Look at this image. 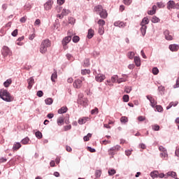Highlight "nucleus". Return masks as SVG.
Wrapping results in <instances>:
<instances>
[{"label": "nucleus", "instance_id": "1", "mask_svg": "<svg viewBox=\"0 0 179 179\" xmlns=\"http://www.w3.org/2000/svg\"><path fill=\"white\" fill-rule=\"evenodd\" d=\"M51 47V41L49 39L43 40L40 45L39 51L41 54H45L47 52V49Z\"/></svg>", "mask_w": 179, "mask_h": 179}, {"label": "nucleus", "instance_id": "2", "mask_svg": "<svg viewBox=\"0 0 179 179\" xmlns=\"http://www.w3.org/2000/svg\"><path fill=\"white\" fill-rule=\"evenodd\" d=\"M0 97L1 99H2V100L8 103L10 101H13V98L12 97V96H10V93H9V92H8V90H1L0 92Z\"/></svg>", "mask_w": 179, "mask_h": 179}, {"label": "nucleus", "instance_id": "3", "mask_svg": "<svg viewBox=\"0 0 179 179\" xmlns=\"http://www.w3.org/2000/svg\"><path fill=\"white\" fill-rule=\"evenodd\" d=\"M120 150H121V146L116 145L115 146L110 148L108 150V153L109 156H112V157H114V155H117V153L118 152H120Z\"/></svg>", "mask_w": 179, "mask_h": 179}, {"label": "nucleus", "instance_id": "4", "mask_svg": "<svg viewBox=\"0 0 179 179\" xmlns=\"http://www.w3.org/2000/svg\"><path fill=\"white\" fill-rule=\"evenodd\" d=\"M77 103L78 104H80V106H83L84 107H86V106H87V103H89V101L87 100V98L84 97L83 94H80L78 95Z\"/></svg>", "mask_w": 179, "mask_h": 179}, {"label": "nucleus", "instance_id": "5", "mask_svg": "<svg viewBox=\"0 0 179 179\" xmlns=\"http://www.w3.org/2000/svg\"><path fill=\"white\" fill-rule=\"evenodd\" d=\"M72 40V38L71 36H66L63 40H62V45L64 47V50H66L68 48V46H66Z\"/></svg>", "mask_w": 179, "mask_h": 179}, {"label": "nucleus", "instance_id": "6", "mask_svg": "<svg viewBox=\"0 0 179 179\" xmlns=\"http://www.w3.org/2000/svg\"><path fill=\"white\" fill-rule=\"evenodd\" d=\"M159 152H162V153L160 154V156L162 157H164V159H166V157H167L169 156V155L167 154V150L166 148H164V147L159 146Z\"/></svg>", "mask_w": 179, "mask_h": 179}, {"label": "nucleus", "instance_id": "7", "mask_svg": "<svg viewBox=\"0 0 179 179\" xmlns=\"http://www.w3.org/2000/svg\"><path fill=\"white\" fill-rule=\"evenodd\" d=\"M11 52L8 46H3L2 50V55L3 57H8V55H10Z\"/></svg>", "mask_w": 179, "mask_h": 179}, {"label": "nucleus", "instance_id": "8", "mask_svg": "<svg viewBox=\"0 0 179 179\" xmlns=\"http://www.w3.org/2000/svg\"><path fill=\"white\" fill-rule=\"evenodd\" d=\"M90 120V117H83L78 119V123L80 125H83V124H86V122H87V121Z\"/></svg>", "mask_w": 179, "mask_h": 179}, {"label": "nucleus", "instance_id": "9", "mask_svg": "<svg viewBox=\"0 0 179 179\" xmlns=\"http://www.w3.org/2000/svg\"><path fill=\"white\" fill-rule=\"evenodd\" d=\"M54 1L49 0L44 4V9L45 10H50L51 8H52V5Z\"/></svg>", "mask_w": 179, "mask_h": 179}, {"label": "nucleus", "instance_id": "10", "mask_svg": "<svg viewBox=\"0 0 179 179\" xmlns=\"http://www.w3.org/2000/svg\"><path fill=\"white\" fill-rule=\"evenodd\" d=\"M167 9H169V10H171V9H176V2H174V1L170 0L167 3Z\"/></svg>", "mask_w": 179, "mask_h": 179}, {"label": "nucleus", "instance_id": "11", "mask_svg": "<svg viewBox=\"0 0 179 179\" xmlns=\"http://www.w3.org/2000/svg\"><path fill=\"white\" fill-rule=\"evenodd\" d=\"M73 86L76 89H80L82 87V80L77 79L73 83Z\"/></svg>", "mask_w": 179, "mask_h": 179}, {"label": "nucleus", "instance_id": "12", "mask_svg": "<svg viewBox=\"0 0 179 179\" xmlns=\"http://www.w3.org/2000/svg\"><path fill=\"white\" fill-rule=\"evenodd\" d=\"M164 34L166 40H168V41L173 40V34H171L169 30H166L164 32Z\"/></svg>", "mask_w": 179, "mask_h": 179}, {"label": "nucleus", "instance_id": "13", "mask_svg": "<svg viewBox=\"0 0 179 179\" xmlns=\"http://www.w3.org/2000/svg\"><path fill=\"white\" fill-rule=\"evenodd\" d=\"M104 79H106V76H104L103 74H98L95 77V80H96V82H99V83L103 82V80H104Z\"/></svg>", "mask_w": 179, "mask_h": 179}, {"label": "nucleus", "instance_id": "14", "mask_svg": "<svg viewBox=\"0 0 179 179\" xmlns=\"http://www.w3.org/2000/svg\"><path fill=\"white\" fill-rule=\"evenodd\" d=\"M104 8H103V6L101 5H98V6H96L94 8V12H96V13H98V15L99 13H101L103 10Z\"/></svg>", "mask_w": 179, "mask_h": 179}, {"label": "nucleus", "instance_id": "15", "mask_svg": "<svg viewBox=\"0 0 179 179\" xmlns=\"http://www.w3.org/2000/svg\"><path fill=\"white\" fill-rule=\"evenodd\" d=\"M27 83H28V89H31V87H33V85H34V78H33V77L29 78L27 80Z\"/></svg>", "mask_w": 179, "mask_h": 179}, {"label": "nucleus", "instance_id": "16", "mask_svg": "<svg viewBox=\"0 0 179 179\" xmlns=\"http://www.w3.org/2000/svg\"><path fill=\"white\" fill-rule=\"evenodd\" d=\"M114 26L116 27H125L126 24L123 22L116 21L114 22Z\"/></svg>", "mask_w": 179, "mask_h": 179}, {"label": "nucleus", "instance_id": "17", "mask_svg": "<svg viewBox=\"0 0 179 179\" xmlns=\"http://www.w3.org/2000/svg\"><path fill=\"white\" fill-rule=\"evenodd\" d=\"M100 17L102 19H106V17L108 16V14L107 13V10H104L99 13Z\"/></svg>", "mask_w": 179, "mask_h": 179}, {"label": "nucleus", "instance_id": "18", "mask_svg": "<svg viewBox=\"0 0 179 179\" xmlns=\"http://www.w3.org/2000/svg\"><path fill=\"white\" fill-rule=\"evenodd\" d=\"M148 99L150 101L152 107H156V104H157V101L155 100V99L152 96H148Z\"/></svg>", "mask_w": 179, "mask_h": 179}, {"label": "nucleus", "instance_id": "19", "mask_svg": "<svg viewBox=\"0 0 179 179\" xmlns=\"http://www.w3.org/2000/svg\"><path fill=\"white\" fill-rule=\"evenodd\" d=\"M178 48H179L178 45L173 44V45H169V50L173 52L178 51Z\"/></svg>", "mask_w": 179, "mask_h": 179}, {"label": "nucleus", "instance_id": "20", "mask_svg": "<svg viewBox=\"0 0 179 179\" xmlns=\"http://www.w3.org/2000/svg\"><path fill=\"white\" fill-rule=\"evenodd\" d=\"M122 76H123V78L117 79L118 83H122V82H127V80H128V76L123 75Z\"/></svg>", "mask_w": 179, "mask_h": 179}, {"label": "nucleus", "instance_id": "21", "mask_svg": "<svg viewBox=\"0 0 179 179\" xmlns=\"http://www.w3.org/2000/svg\"><path fill=\"white\" fill-rule=\"evenodd\" d=\"M21 148L22 144H20V143H16L13 145V150L16 152L17 150H19V149Z\"/></svg>", "mask_w": 179, "mask_h": 179}, {"label": "nucleus", "instance_id": "22", "mask_svg": "<svg viewBox=\"0 0 179 179\" xmlns=\"http://www.w3.org/2000/svg\"><path fill=\"white\" fill-rule=\"evenodd\" d=\"M166 177H173V178H177V173L174 171H169L166 173Z\"/></svg>", "mask_w": 179, "mask_h": 179}, {"label": "nucleus", "instance_id": "23", "mask_svg": "<svg viewBox=\"0 0 179 179\" xmlns=\"http://www.w3.org/2000/svg\"><path fill=\"white\" fill-rule=\"evenodd\" d=\"M66 111H68V108L66 106H63L58 110V114H64Z\"/></svg>", "mask_w": 179, "mask_h": 179}, {"label": "nucleus", "instance_id": "24", "mask_svg": "<svg viewBox=\"0 0 179 179\" xmlns=\"http://www.w3.org/2000/svg\"><path fill=\"white\" fill-rule=\"evenodd\" d=\"M178 104V101H176L174 102H171L169 105L166 107V110H170L171 107H176Z\"/></svg>", "mask_w": 179, "mask_h": 179}, {"label": "nucleus", "instance_id": "25", "mask_svg": "<svg viewBox=\"0 0 179 179\" xmlns=\"http://www.w3.org/2000/svg\"><path fill=\"white\" fill-rule=\"evenodd\" d=\"M150 176L152 178H157V177H159V171H154L150 173Z\"/></svg>", "mask_w": 179, "mask_h": 179}, {"label": "nucleus", "instance_id": "26", "mask_svg": "<svg viewBox=\"0 0 179 179\" xmlns=\"http://www.w3.org/2000/svg\"><path fill=\"white\" fill-rule=\"evenodd\" d=\"M149 18L148 17H144L143 20H142V22L141 23V26H146V24H149Z\"/></svg>", "mask_w": 179, "mask_h": 179}, {"label": "nucleus", "instance_id": "27", "mask_svg": "<svg viewBox=\"0 0 179 179\" xmlns=\"http://www.w3.org/2000/svg\"><path fill=\"white\" fill-rule=\"evenodd\" d=\"M94 36V30L90 29L88 30L87 38H92Z\"/></svg>", "mask_w": 179, "mask_h": 179}, {"label": "nucleus", "instance_id": "28", "mask_svg": "<svg viewBox=\"0 0 179 179\" xmlns=\"http://www.w3.org/2000/svg\"><path fill=\"white\" fill-rule=\"evenodd\" d=\"M57 78H58V76L57 75V70L54 69V72L51 76L52 82H55V79H57Z\"/></svg>", "mask_w": 179, "mask_h": 179}, {"label": "nucleus", "instance_id": "29", "mask_svg": "<svg viewBox=\"0 0 179 179\" xmlns=\"http://www.w3.org/2000/svg\"><path fill=\"white\" fill-rule=\"evenodd\" d=\"M146 29H148L146 25H141V31L142 33V36H145V34H146Z\"/></svg>", "mask_w": 179, "mask_h": 179}, {"label": "nucleus", "instance_id": "30", "mask_svg": "<svg viewBox=\"0 0 179 179\" xmlns=\"http://www.w3.org/2000/svg\"><path fill=\"white\" fill-rule=\"evenodd\" d=\"M134 63L136 64V66H141V58L135 57Z\"/></svg>", "mask_w": 179, "mask_h": 179}, {"label": "nucleus", "instance_id": "31", "mask_svg": "<svg viewBox=\"0 0 179 179\" xmlns=\"http://www.w3.org/2000/svg\"><path fill=\"white\" fill-rule=\"evenodd\" d=\"M69 13H71V10L64 8L62 11V16H66L67 15H69Z\"/></svg>", "mask_w": 179, "mask_h": 179}, {"label": "nucleus", "instance_id": "32", "mask_svg": "<svg viewBox=\"0 0 179 179\" xmlns=\"http://www.w3.org/2000/svg\"><path fill=\"white\" fill-rule=\"evenodd\" d=\"M151 22L152 23H159V22H160V19L156 16H153L151 19Z\"/></svg>", "mask_w": 179, "mask_h": 179}, {"label": "nucleus", "instance_id": "33", "mask_svg": "<svg viewBox=\"0 0 179 179\" xmlns=\"http://www.w3.org/2000/svg\"><path fill=\"white\" fill-rule=\"evenodd\" d=\"M12 84V80L8 79L4 83L5 87H9V86Z\"/></svg>", "mask_w": 179, "mask_h": 179}, {"label": "nucleus", "instance_id": "34", "mask_svg": "<svg viewBox=\"0 0 179 179\" xmlns=\"http://www.w3.org/2000/svg\"><path fill=\"white\" fill-rule=\"evenodd\" d=\"M52 99L51 98H48L45 100V104H47L48 106H51V104H52Z\"/></svg>", "mask_w": 179, "mask_h": 179}, {"label": "nucleus", "instance_id": "35", "mask_svg": "<svg viewBox=\"0 0 179 179\" xmlns=\"http://www.w3.org/2000/svg\"><path fill=\"white\" fill-rule=\"evenodd\" d=\"M95 177L96 178H100L101 177V170H96L95 171Z\"/></svg>", "mask_w": 179, "mask_h": 179}, {"label": "nucleus", "instance_id": "36", "mask_svg": "<svg viewBox=\"0 0 179 179\" xmlns=\"http://www.w3.org/2000/svg\"><path fill=\"white\" fill-rule=\"evenodd\" d=\"M35 136L36 138H38V139H41V138H43V134L40 131H36L35 133Z\"/></svg>", "mask_w": 179, "mask_h": 179}, {"label": "nucleus", "instance_id": "37", "mask_svg": "<svg viewBox=\"0 0 179 179\" xmlns=\"http://www.w3.org/2000/svg\"><path fill=\"white\" fill-rule=\"evenodd\" d=\"M57 124L58 125L61 126L64 124V118L62 117H59L57 119Z\"/></svg>", "mask_w": 179, "mask_h": 179}, {"label": "nucleus", "instance_id": "38", "mask_svg": "<svg viewBox=\"0 0 179 179\" xmlns=\"http://www.w3.org/2000/svg\"><path fill=\"white\" fill-rule=\"evenodd\" d=\"M98 24L99 27H103L104 24H106V21H104V20H99L98 21Z\"/></svg>", "mask_w": 179, "mask_h": 179}, {"label": "nucleus", "instance_id": "39", "mask_svg": "<svg viewBox=\"0 0 179 179\" xmlns=\"http://www.w3.org/2000/svg\"><path fill=\"white\" fill-rule=\"evenodd\" d=\"M98 33L100 36H103L104 34V27H99Z\"/></svg>", "mask_w": 179, "mask_h": 179}, {"label": "nucleus", "instance_id": "40", "mask_svg": "<svg viewBox=\"0 0 179 179\" xmlns=\"http://www.w3.org/2000/svg\"><path fill=\"white\" fill-rule=\"evenodd\" d=\"M127 57H128V58H129V59H133L134 57H135V52H129L128 54H127Z\"/></svg>", "mask_w": 179, "mask_h": 179}, {"label": "nucleus", "instance_id": "41", "mask_svg": "<svg viewBox=\"0 0 179 179\" xmlns=\"http://www.w3.org/2000/svg\"><path fill=\"white\" fill-rule=\"evenodd\" d=\"M90 138H92V134H88L87 136H84L83 140L85 141V142H87L90 141Z\"/></svg>", "mask_w": 179, "mask_h": 179}, {"label": "nucleus", "instance_id": "42", "mask_svg": "<svg viewBox=\"0 0 179 179\" xmlns=\"http://www.w3.org/2000/svg\"><path fill=\"white\" fill-rule=\"evenodd\" d=\"M81 73L83 75H90V70L89 69L81 70Z\"/></svg>", "mask_w": 179, "mask_h": 179}, {"label": "nucleus", "instance_id": "43", "mask_svg": "<svg viewBox=\"0 0 179 179\" xmlns=\"http://www.w3.org/2000/svg\"><path fill=\"white\" fill-rule=\"evenodd\" d=\"M29 138L26 137L25 138L22 139V141H21L22 145H27V143H29Z\"/></svg>", "mask_w": 179, "mask_h": 179}, {"label": "nucleus", "instance_id": "44", "mask_svg": "<svg viewBox=\"0 0 179 179\" xmlns=\"http://www.w3.org/2000/svg\"><path fill=\"white\" fill-rule=\"evenodd\" d=\"M123 3H124V5H127V6H129V5L132 3V0H123Z\"/></svg>", "mask_w": 179, "mask_h": 179}, {"label": "nucleus", "instance_id": "45", "mask_svg": "<svg viewBox=\"0 0 179 179\" xmlns=\"http://www.w3.org/2000/svg\"><path fill=\"white\" fill-rule=\"evenodd\" d=\"M118 80V76L115 75V76H113L112 78H111V82L113 83H115V82Z\"/></svg>", "mask_w": 179, "mask_h": 179}, {"label": "nucleus", "instance_id": "46", "mask_svg": "<svg viewBox=\"0 0 179 179\" xmlns=\"http://www.w3.org/2000/svg\"><path fill=\"white\" fill-rule=\"evenodd\" d=\"M156 107V110L157 111H158V113H162L163 111V107H162V106L158 105V106H155Z\"/></svg>", "mask_w": 179, "mask_h": 179}, {"label": "nucleus", "instance_id": "47", "mask_svg": "<svg viewBox=\"0 0 179 179\" xmlns=\"http://www.w3.org/2000/svg\"><path fill=\"white\" fill-rule=\"evenodd\" d=\"M123 101L125 103H128L129 101V95H124L123 96Z\"/></svg>", "mask_w": 179, "mask_h": 179}, {"label": "nucleus", "instance_id": "48", "mask_svg": "<svg viewBox=\"0 0 179 179\" xmlns=\"http://www.w3.org/2000/svg\"><path fill=\"white\" fill-rule=\"evenodd\" d=\"M79 40H80V38H79L78 36H75L73 37V43H78Z\"/></svg>", "mask_w": 179, "mask_h": 179}, {"label": "nucleus", "instance_id": "49", "mask_svg": "<svg viewBox=\"0 0 179 179\" xmlns=\"http://www.w3.org/2000/svg\"><path fill=\"white\" fill-rule=\"evenodd\" d=\"M91 114L93 115L94 114H99V108H95L91 110Z\"/></svg>", "mask_w": 179, "mask_h": 179}, {"label": "nucleus", "instance_id": "50", "mask_svg": "<svg viewBox=\"0 0 179 179\" xmlns=\"http://www.w3.org/2000/svg\"><path fill=\"white\" fill-rule=\"evenodd\" d=\"M120 121L121 122H124L125 124V122H128V117L123 116L120 118Z\"/></svg>", "mask_w": 179, "mask_h": 179}, {"label": "nucleus", "instance_id": "51", "mask_svg": "<svg viewBox=\"0 0 179 179\" xmlns=\"http://www.w3.org/2000/svg\"><path fill=\"white\" fill-rule=\"evenodd\" d=\"M67 59H69V61H73V56H72V55L68 53L66 55Z\"/></svg>", "mask_w": 179, "mask_h": 179}, {"label": "nucleus", "instance_id": "52", "mask_svg": "<svg viewBox=\"0 0 179 179\" xmlns=\"http://www.w3.org/2000/svg\"><path fill=\"white\" fill-rule=\"evenodd\" d=\"M109 176H114L115 174L116 171L115 169H109L108 171Z\"/></svg>", "mask_w": 179, "mask_h": 179}, {"label": "nucleus", "instance_id": "53", "mask_svg": "<svg viewBox=\"0 0 179 179\" xmlns=\"http://www.w3.org/2000/svg\"><path fill=\"white\" fill-rule=\"evenodd\" d=\"M152 73L153 75H157V73H159V69H157V67H154L152 69Z\"/></svg>", "mask_w": 179, "mask_h": 179}, {"label": "nucleus", "instance_id": "54", "mask_svg": "<svg viewBox=\"0 0 179 179\" xmlns=\"http://www.w3.org/2000/svg\"><path fill=\"white\" fill-rule=\"evenodd\" d=\"M124 91L126 93H131L132 91V87H125Z\"/></svg>", "mask_w": 179, "mask_h": 179}, {"label": "nucleus", "instance_id": "55", "mask_svg": "<svg viewBox=\"0 0 179 179\" xmlns=\"http://www.w3.org/2000/svg\"><path fill=\"white\" fill-rule=\"evenodd\" d=\"M152 129L153 131H159V129H160V126L157 124L152 125Z\"/></svg>", "mask_w": 179, "mask_h": 179}, {"label": "nucleus", "instance_id": "56", "mask_svg": "<svg viewBox=\"0 0 179 179\" xmlns=\"http://www.w3.org/2000/svg\"><path fill=\"white\" fill-rule=\"evenodd\" d=\"M158 177L159 178H167V174L164 175V173H158Z\"/></svg>", "mask_w": 179, "mask_h": 179}, {"label": "nucleus", "instance_id": "57", "mask_svg": "<svg viewBox=\"0 0 179 179\" xmlns=\"http://www.w3.org/2000/svg\"><path fill=\"white\" fill-rule=\"evenodd\" d=\"M40 24H41V20H40V19H37L34 22V25L40 26Z\"/></svg>", "mask_w": 179, "mask_h": 179}, {"label": "nucleus", "instance_id": "58", "mask_svg": "<svg viewBox=\"0 0 179 179\" xmlns=\"http://www.w3.org/2000/svg\"><path fill=\"white\" fill-rule=\"evenodd\" d=\"M36 95L38 96V97H43V96H44V93L43 92V91H38Z\"/></svg>", "mask_w": 179, "mask_h": 179}, {"label": "nucleus", "instance_id": "59", "mask_svg": "<svg viewBox=\"0 0 179 179\" xmlns=\"http://www.w3.org/2000/svg\"><path fill=\"white\" fill-rule=\"evenodd\" d=\"M157 6H158V8H164V4L162 2H158L157 3Z\"/></svg>", "mask_w": 179, "mask_h": 179}, {"label": "nucleus", "instance_id": "60", "mask_svg": "<svg viewBox=\"0 0 179 179\" xmlns=\"http://www.w3.org/2000/svg\"><path fill=\"white\" fill-rule=\"evenodd\" d=\"M11 36H13V37H16V36H17V29H15V30L11 33Z\"/></svg>", "mask_w": 179, "mask_h": 179}, {"label": "nucleus", "instance_id": "61", "mask_svg": "<svg viewBox=\"0 0 179 179\" xmlns=\"http://www.w3.org/2000/svg\"><path fill=\"white\" fill-rule=\"evenodd\" d=\"M90 61H89V59H86L85 61H84V65L85 66H89L90 65Z\"/></svg>", "mask_w": 179, "mask_h": 179}, {"label": "nucleus", "instance_id": "62", "mask_svg": "<svg viewBox=\"0 0 179 179\" xmlns=\"http://www.w3.org/2000/svg\"><path fill=\"white\" fill-rule=\"evenodd\" d=\"M72 126L71 124L65 126L64 127V131H69V129H71Z\"/></svg>", "mask_w": 179, "mask_h": 179}, {"label": "nucleus", "instance_id": "63", "mask_svg": "<svg viewBox=\"0 0 179 179\" xmlns=\"http://www.w3.org/2000/svg\"><path fill=\"white\" fill-rule=\"evenodd\" d=\"M138 121L142 122V121H145L146 120V117H145L143 116H139L138 117Z\"/></svg>", "mask_w": 179, "mask_h": 179}, {"label": "nucleus", "instance_id": "64", "mask_svg": "<svg viewBox=\"0 0 179 179\" xmlns=\"http://www.w3.org/2000/svg\"><path fill=\"white\" fill-rule=\"evenodd\" d=\"M176 87H179V78L176 80V83L174 85V88L176 89Z\"/></svg>", "mask_w": 179, "mask_h": 179}]
</instances>
